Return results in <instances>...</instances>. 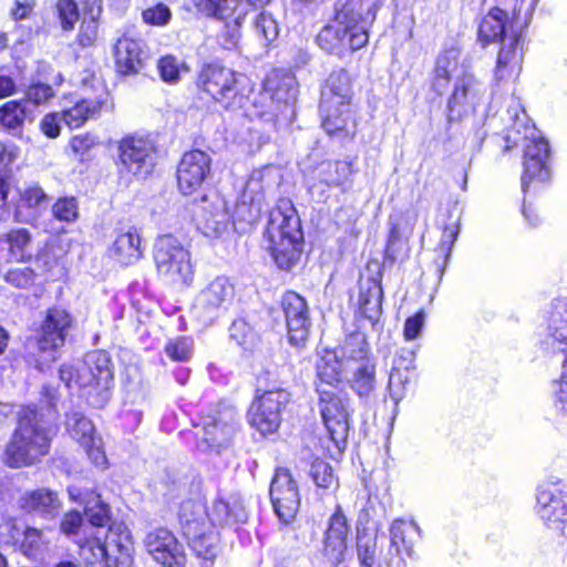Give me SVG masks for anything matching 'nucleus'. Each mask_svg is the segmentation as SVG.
I'll return each mask as SVG.
<instances>
[{
	"label": "nucleus",
	"instance_id": "nucleus-1",
	"mask_svg": "<svg viewBox=\"0 0 567 567\" xmlns=\"http://www.w3.org/2000/svg\"><path fill=\"white\" fill-rule=\"evenodd\" d=\"M55 431L34 403L20 406L14 427L0 447V462L10 470L39 465L51 454Z\"/></svg>",
	"mask_w": 567,
	"mask_h": 567
},
{
	"label": "nucleus",
	"instance_id": "nucleus-2",
	"mask_svg": "<svg viewBox=\"0 0 567 567\" xmlns=\"http://www.w3.org/2000/svg\"><path fill=\"white\" fill-rule=\"evenodd\" d=\"M194 85L200 97H206L226 111L243 109L252 92L248 78L220 60L202 63L195 74Z\"/></svg>",
	"mask_w": 567,
	"mask_h": 567
},
{
	"label": "nucleus",
	"instance_id": "nucleus-3",
	"mask_svg": "<svg viewBox=\"0 0 567 567\" xmlns=\"http://www.w3.org/2000/svg\"><path fill=\"white\" fill-rule=\"evenodd\" d=\"M291 401L292 394L285 383L274 372L264 370L256 375L254 396L246 412L247 423L264 437L277 434Z\"/></svg>",
	"mask_w": 567,
	"mask_h": 567
},
{
	"label": "nucleus",
	"instance_id": "nucleus-4",
	"mask_svg": "<svg viewBox=\"0 0 567 567\" xmlns=\"http://www.w3.org/2000/svg\"><path fill=\"white\" fill-rule=\"evenodd\" d=\"M265 236L275 264L290 270L299 261L303 246L301 221L290 202L280 203L269 212Z\"/></svg>",
	"mask_w": 567,
	"mask_h": 567
},
{
	"label": "nucleus",
	"instance_id": "nucleus-5",
	"mask_svg": "<svg viewBox=\"0 0 567 567\" xmlns=\"http://www.w3.org/2000/svg\"><path fill=\"white\" fill-rule=\"evenodd\" d=\"M54 12L64 32L73 31L79 23L73 41L76 50L86 51L97 45L103 14V0H56Z\"/></svg>",
	"mask_w": 567,
	"mask_h": 567
},
{
	"label": "nucleus",
	"instance_id": "nucleus-6",
	"mask_svg": "<svg viewBox=\"0 0 567 567\" xmlns=\"http://www.w3.org/2000/svg\"><path fill=\"white\" fill-rule=\"evenodd\" d=\"M59 378L68 388L76 385L86 390L87 396L96 395L106 401L114 382L113 365L106 354L96 353L81 369L72 364H61Z\"/></svg>",
	"mask_w": 567,
	"mask_h": 567
},
{
	"label": "nucleus",
	"instance_id": "nucleus-7",
	"mask_svg": "<svg viewBox=\"0 0 567 567\" xmlns=\"http://www.w3.org/2000/svg\"><path fill=\"white\" fill-rule=\"evenodd\" d=\"M153 259L157 276L166 284L185 287L193 282L190 252L174 236L163 235L156 239Z\"/></svg>",
	"mask_w": 567,
	"mask_h": 567
},
{
	"label": "nucleus",
	"instance_id": "nucleus-8",
	"mask_svg": "<svg viewBox=\"0 0 567 567\" xmlns=\"http://www.w3.org/2000/svg\"><path fill=\"white\" fill-rule=\"evenodd\" d=\"M318 408L330 439L337 444H344L350 429L352 414L351 399L346 386L316 391Z\"/></svg>",
	"mask_w": 567,
	"mask_h": 567
},
{
	"label": "nucleus",
	"instance_id": "nucleus-9",
	"mask_svg": "<svg viewBox=\"0 0 567 567\" xmlns=\"http://www.w3.org/2000/svg\"><path fill=\"white\" fill-rule=\"evenodd\" d=\"M550 146L542 135L526 137L523 150L520 184L524 193L529 188L544 187L550 183Z\"/></svg>",
	"mask_w": 567,
	"mask_h": 567
},
{
	"label": "nucleus",
	"instance_id": "nucleus-10",
	"mask_svg": "<svg viewBox=\"0 0 567 567\" xmlns=\"http://www.w3.org/2000/svg\"><path fill=\"white\" fill-rule=\"evenodd\" d=\"M212 174V156L199 148L187 150L176 164V188L182 196H193L204 188Z\"/></svg>",
	"mask_w": 567,
	"mask_h": 567
},
{
	"label": "nucleus",
	"instance_id": "nucleus-11",
	"mask_svg": "<svg viewBox=\"0 0 567 567\" xmlns=\"http://www.w3.org/2000/svg\"><path fill=\"white\" fill-rule=\"evenodd\" d=\"M369 38L370 35H362V31L354 25H348L332 14L317 33L316 43L327 54L342 59L364 48Z\"/></svg>",
	"mask_w": 567,
	"mask_h": 567
},
{
	"label": "nucleus",
	"instance_id": "nucleus-12",
	"mask_svg": "<svg viewBox=\"0 0 567 567\" xmlns=\"http://www.w3.org/2000/svg\"><path fill=\"white\" fill-rule=\"evenodd\" d=\"M117 167L120 173L136 177L148 176L154 168V143L141 135L128 134L118 141Z\"/></svg>",
	"mask_w": 567,
	"mask_h": 567
},
{
	"label": "nucleus",
	"instance_id": "nucleus-13",
	"mask_svg": "<svg viewBox=\"0 0 567 567\" xmlns=\"http://www.w3.org/2000/svg\"><path fill=\"white\" fill-rule=\"evenodd\" d=\"M279 308L282 311L290 344L303 347L310 336L311 317L307 299L295 290L282 293Z\"/></svg>",
	"mask_w": 567,
	"mask_h": 567
},
{
	"label": "nucleus",
	"instance_id": "nucleus-14",
	"mask_svg": "<svg viewBox=\"0 0 567 567\" xmlns=\"http://www.w3.org/2000/svg\"><path fill=\"white\" fill-rule=\"evenodd\" d=\"M525 24L519 9H506L495 4L481 18L477 25V42L482 48L503 43L507 33L514 32V27Z\"/></svg>",
	"mask_w": 567,
	"mask_h": 567
},
{
	"label": "nucleus",
	"instance_id": "nucleus-15",
	"mask_svg": "<svg viewBox=\"0 0 567 567\" xmlns=\"http://www.w3.org/2000/svg\"><path fill=\"white\" fill-rule=\"evenodd\" d=\"M144 546L152 558L163 567H185L187 564L184 545L167 527L157 526L151 529L144 538Z\"/></svg>",
	"mask_w": 567,
	"mask_h": 567
},
{
	"label": "nucleus",
	"instance_id": "nucleus-16",
	"mask_svg": "<svg viewBox=\"0 0 567 567\" xmlns=\"http://www.w3.org/2000/svg\"><path fill=\"white\" fill-rule=\"evenodd\" d=\"M350 524L341 504H336L328 517L322 537V556L333 566L341 565L348 554Z\"/></svg>",
	"mask_w": 567,
	"mask_h": 567
},
{
	"label": "nucleus",
	"instance_id": "nucleus-17",
	"mask_svg": "<svg viewBox=\"0 0 567 567\" xmlns=\"http://www.w3.org/2000/svg\"><path fill=\"white\" fill-rule=\"evenodd\" d=\"M74 319L70 311L60 306H53L45 310V315L39 327L37 347L39 351H56L65 344L68 333Z\"/></svg>",
	"mask_w": 567,
	"mask_h": 567
},
{
	"label": "nucleus",
	"instance_id": "nucleus-18",
	"mask_svg": "<svg viewBox=\"0 0 567 567\" xmlns=\"http://www.w3.org/2000/svg\"><path fill=\"white\" fill-rule=\"evenodd\" d=\"M321 127L332 138L352 141L358 132V111L354 105L319 104Z\"/></svg>",
	"mask_w": 567,
	"mask_h": 567
},
{
	"label": "nucleus",
	"instance_id": "nucleus-19",
	"mask_svg": "<svg viewBox=\"0 0 567 567\" xmlns=\"http://www.w3.org/2000/svg\"><path fill=\"white\" fill-rule=\"evenodd\" d=\"M33 234L25 227H12L0 233V261L6 265H28L33 261Z\"/></svg>",
	"mask_w": 567,
	"mask_h": 567
},
{
	"label": "nucleus",
	"instance_id": "nucleus-20",
	"mask_svg": "<svg viewBox=\"0 0 567 567\" xmlns=\"http://www.w3.org/2000/svg\"><path fill=\"white\" fill-rule=\"evenodd\" d=\"M111 105V95L104 85L94 96H83L72 106L62 110L61 118L70 130L81 128L90 118L96 117L104 109Z\"/></svg>",
	"mask_w": 567,
	"mask_h": 567
},
{
	"label": "nucleus",
	"instance_id": "nucleus-21",
	"mask_svg": "<svg viewBox=\"0 0 567 567\" xmlns=\"http://www.w3.org/2000/svg\"><path fill=\"white\" fill-rule=\"evenodd\" d=\"M114 68L118 75L137 74L144 65L143 41L124 32L116 39L112 48Z\"/></svg>",
	"mask_w": 567,
	"mask_h": 567
},
{
	"label": "nucleus",
	"instance_id": "nucleus-22",
	"mask_svg": "<svg viewBox=\"0 0 567 567\" xmlns=\"http://www.w3.org/2000/svg\"><path fill=\"white\" fill-rule=\"evenodd\" d=\"M538 515L548 528L563 532L567 525V492L557 487L537 492Z\"/></svg>",
	"mask_w": 567,
	"mask_h": 567
},
{
	"label": "nucleus",
	"instance_id": "nucleus-23",
	"mask_svg": "<svg viewBox=\"0 0 567 567\" xmlns=\"http://www.w3.org/2000/svg\"><path fill=\"white\" fill-rule=\"evenodd\" d=\"M378 9L375 0H337L333 16L369 35V24L375 20Z\"/></svg>",
	"mask_w": 567,
	"mask_h": 567
},
{
	"label": "nucleus",
	"instance_id": "nucleus-24",
	"mask_svg": "<svg viewBox=\"0 0 567 567\" xmlns=\"http://www.w3.org/2000/svg\"><path fill=\"white\" fill-rule=\"evenodd\" d=\"M247 519L248 515L243 503L236 498L218 496L213 501L212 507L207 512L208 526L214 529L237 530Z\"/></svg>",
	"mask_w": 567,
	"mask_h": 567
},
{
	"label": "nucleus",
	"instance_id": "nucleus-25",
	"mask_svg": "<svg viewBox=\"0 0 567 567\" xmlns=\"http://www.w3.org/2000/svg\"><path fill=\"white\" fill-rule=\"evenodd\" d=\"M353 99V79L349 71L332 70L321 86L319 104L354 105Z\"/></svg>",
	"mask_w": 567,
	"mask_h": 567
},
{
	"label": "nucleus",
	"instance_id": "nucleus-26",
	"mask_svg": "<svg viewBox=\"0 0 567 567\" xmlns=\"http://www.w3.org/2000/svg\"><path fill=\"white\" fill-rule=\"evenodd\" d=\"M350 358L360 363L352 374L350 386L359 398H368L377 386V364L367 343L362 342L358 355Z\"/></svg>",
	"mask_w": 567,
	"mask_h": 567
},
{
	"label": "nucleus",
	"instance_id": "nucleus-27",
	"mask_svg": "<svg viewBox=\"0 0 567 567\" xmlns=\"http://www.w3.org/2000/svg\"><path fill=\"white\" fill-rule=\"evenodd\" d=\"M359 289L358 310L360 315L371 322H377L382 315V274L378 272L367 278L361 277Z\"/></svg>",
	"mask_w": 567,
	"mask_h": 567
},
{
	"label": "nucleus",
	"instance_id": "nucleus-28",
	"mask_svg": "<svg viewBox=\"0 0 567 567\" xmlns=\"http://www.w3.org/2000/svg\"><path fill=\"white\" fill-rule=\"evenodd\" d=\"M18 507L25 514H37L48 518L55 516L62 507L58 493L39 487L24 492L18 499Z\"/></svg>",
	"mask_w": 567,
	"mask_h": 567
},
{
	"label": "nucleus",
	"instance_id": "nucleus-29",
	"mask_svg": "<svg viewBox=\"0 0 567 567\" xmlns=\"http://www.w3.org/2000/svg\"><path fill=\"white\" fill-rule=\"evenodd\" d=\"M185 539L194 556L199 560L200 567H214L221 553V540L218 530L206 526L198 529L194 536H187Z\"/></svg>",
	"mask_w": 567,
	"mask_h": 567
},
{
	"label": "nucleus",
	"instance_id": "nucleus-30",
	"mask_svg": "<svg viewBox=\"0 0 567 567\" xmlns=\"http://www.w3.org/2000/svg\"><path fill=\"white\" fill-rule=\"evenodd\" d=\"M315 390L346 386L342 360L333 350L324 349L316 365Z\"/></svg>",
	"mask_w": 567,
	"mask_h": 567
},
{
	"label": "nucleus",
	"instance_id": "nucleus-31",
	"mask_svg": "<svg viewBox=\"0 0 567 567\" xmlns=\"http://www.w3.org/2000/svg\"><path fill=\"white\" fill-rule=\"evenodd\" d=\"M519 33H514L507 44H503L498 51L494 78L497 83L515 81L522 70L523 53L518 50Z\"/></svg>",
	"mask_w": 567,
	"mask_h": 567
},
{
	"label": "nucleus",
	"instance_id": "nucleus-32",
	"mask_svg": "<svg viewBox=\"0 0 567 567\" xmlns=\"http://www.w3.org/2000/svg\"><path fill=\"white\" fill-rule=\"evenodd\" d=\"M9 535L17 544L19 550L29 559H37L49 545L43 529L27 525L20 532L14 520L10 524Z\"/></svg>",
	"mask_w": 567,
	"mask_h": 567
},
{
	"label": "nucleus",
	"instance_id": "nucleus-33",
	"mask_svg": "<svg viewBox=\"0 0 567 567\" xmlns=\"http://www.w3.org/2000/svg\"><path fill=\"white\" fill-rule=\"evenodd\" d=\"M111 257L122 266H131L143 256L142 239L136 227L118 234L110 248Z\"/></svg>",
	"mask_w": 567,
	"mask_h": 567
},
{
	"label": "nucleus",
	"instance_id": "nucleus-34",
	"mask_svg": "<svg viewBox=\"0 0 567 567\" xmlns=\"http://www.w3.org/2000/svg\"><path fill=\"white\" fill-rule=\"evenodd\" d=\"M38 70L37 74L40 79L32 80L25 89V102L29 101L33 105H42L48 103L55 96V87L63 83V76L60 72Z\"/></svg>",
	"mask_w": 567,
	"mask_h": 567
},
{
	"label": "nucleus",
	"instance_id": "nucleus-35",
	"mask_svg": "<svg viewBox=\"0 0 567 567\" xmlns=\"http://www.w3.org/2000/svg\"><path fill=\"white\" fill-rule=\"evenodd\" d=\"M177 522L184 538L194 536L198 529L208 526L205 506L193 498L182 501L178 505Z\"/></svg>",
	"mask_w": 567,
	"mask_h": 567
},
{
	"label": "nucleus",
	"instance_id": "nucleus-36",
	"mask_svg": "<svg viewBox=\"0 0 567 567\" xmlns=\"http://www.w3.org/2000/svg\"><path fill=\"white\" fill-rule=\"evenodd\" d=\"M354 545L360 566L375 567L379 553L377 528L359 520L355 527Z\"/></svg>",
	"mask_w": 567,
	"mask_h": 567
},
{
	"label": "nucleus",
	"instance_id": "nucleus-37",
	"mask_svg": "<svg viewBox=\"0 0 567 567\" xmlns=\"http://www.w3.org/2000/svg\"><path fill=\"white\" fill-rule=\"evenodd\" d=\"M354 173L353 162L350 159H329L320 164L319 178L323 179V186L330 185L347 193L352 183Z\"/></svg>",
	"mask_w": 567,
	"mask_h": 567
},
{
	"label": "nucleus",
	"instance_id": "nucleus-38",
	"mask_svg": "<svg viewBox=\"0 0 567 567\" xmlns=\"http://www.w3.org/2000/svg\"><path fill=\"white\" fill-rule=\"evenodd\" d=\"M415 364L412 359L399 357L395 359L394 364L389 375V392L394 401H400L404 398L408 386L414 379Z\"/></svg>",
	"mask_w": 567,
	"mask_h": 567
},
{
	"label": "nucleus",
	"instance_id": "nucleus-39",
	"mask_svg": "<svg viewBox=\"0 0 567 567\" xmlns=\"http://www.w3.org/2000/svg\"><path fill=\"white\" fill-rule=\"evenodd\" d=\"M28 115L25 100H9L0 105V126L13 135L21 136Z\"/></svg>",
	"mask_w": 567,
	"mask_h": 567
},
{
	"label": "nucleus",
	"instance_id": "nucleus-40",
	"mask_svg": "<svg viewBox=\"0 0 567 567\" xmlns=\"http://www.w3.org/2000/svg\"><path fill=\"white\" fill-rule=\"evenodd\" d=\"M455 64L456 61L449 51H444L436 56L430 81V89L435 96L442 97L449 90Z\"/></svg>",
	"mask_w": 567,
	"mask_h": 567
},
{
	"label": "nucleus",
	"instance_id": "nucleus-41",
	"mask_svg": "<svg viewBox=\"0 0 567 567\" xmlns=\"http://www.w3.org/2000/svg\"><path fill=\"white\" fill-rule=\"evenodd\" d=\"M78 546L84 567H110L106 542L96 536H90L80 540Z\"/></svg>",
	"mask_w": 567,
	"mask_h": 567
},
{
	"label": "nucleus",
	"instance_id": "nucleus-42",
	"mask_svg": "<svg viewBox=\"0 0 567 567\" xmlns=\"http://www.w3.org/2000/svg\"><path fill=\"white\" fill-rule=\"evenodd\" d=\"M50 200L51 197L38 183L25 185L18 193L16 215L22 212L39 213L49 206Z\"/></svg>",
	"mask_w": 567,
	"mask_h": 567
},
{
	"label": "nucleus",
	"instance_id": "nucleus-43",
	"mask_svg": "<svg viewBox=\"0 0 567 567\" xmlns=\"http://www.w3.org/2000/svg\"><path fill=\"white\" fill-rule=\"evenodd\" d=\"M439 227L442 230L440 247L449 256L461 229V210L454 205L444 209L440 215Z\"/></svg>",
	"mask_w": 567,
	"mask_h": 567
},
{
	"label": "nucleus",
	"instance_id": "nucleus-44",
	"mask_svg": "<svg viewBox=\"0 0 567 567\" xmlns=\"http://www.w3.org/2000/svg\"><path fill=\"white\" fill-rule=\"evenodd\" d=\"M298 493L299 488L290 470L284 466L276 467L269 488L271 503L280 501L281 497H290Z\"/></svg>",
	"mask_w": 567,
	"mask_h": 567
},
{
	"label": "nucleus",
	"instance_id": "nucleus-45",
	"mask_svg": "<svg viewBox=\"0 0 567 567\" xmlns=\"http://www.w3.org/2000/svg\"><path fill=\"white\" fill-rule=\"evenodd\" d=\"M262 216V209L259 202L254 199L236 203L233 212V223L240 231L249 230Z\"/></svg>",
	"mask_w": 567,
	"mask_h": 567
},
{
	"label": "nucleus",
	"instance_id": "nucleus-46",
	"mask_svg": "<svg viewBox=\"0 0 567 567\" xmlns=\"http://www.w3.org/2000/svg\"><path fill=\"white\" fill-rule=\"evenodd\" d=\"M68 431L75 441L86 447V453L91 456L94 452L92 422L81 413H73L68 422Z\"/></svg>",
	"mask_w": 567,
	"mask_h": 567
},
{
	"label": "nucleus",
	"instance_id": "nucleus-47",
	"mask_svg": "<svg viewBox=\"0 0 567 567\" xmlns=\"http://www.w3.org/2000/svg\"><path fill=\"white\" fill-rule=\"evenodd\" d=\"M100 145V138L92 132H83L72 135L69 138L66 148L80 163L89 162L92 158V151Z\"/></svg>",
	"mask_w": 567,
	"mask_h": 567
},
{
	"label": "nucleus",
	"instance_id": "nucleus-48",
	"mask_svg": "<svg viewBox=\"0 0 567 567\" xmlns=\"http://www.w3.org/2000/svg\"><path fill=\"white\" fill-rule=\"evenodd\" d=\"M475 82V76L472 73L464 72L457 76L446 105L450 116L455 112H458L460 107H464L466 105L468 93L473 89Z\"/></svg>",
	"mask_w": 567,
	"mask_h": 567
},
{
	"label": "nucleus",
	"instance_id": "nucleus-49",
	"mask_svg": "<svg viewBox=\"0 0 567 567\" xmlns=\"http://www.w3.org/2000/svg\"><path fill=\"white\" fill-rule=\"evenodd\" d=\"M310 476L323 494L334 492L339 486L338 476L334 474L331 465L324 460L316 458L312 462Z\"/></svg>",
	"mask_w": 567,
	"mask_h": 567
},
{
	"label": "nucleus",
	"instance_id": "nucleus-50",
	"mask_svg": "<svg viewBox=\"0 0 567 567\" xmlns=\"http://www.w3.org/2000/svg\"><path fill=\"white\" fill-rule=\"evenodd\" d=\"M104 542L106 546H115L118 554L131 558L133 540L130 529L123 522L114 520L107 526Z\"/></svg>",
	"mask_w": 567,
	"mask_h": 567
},
{
	"label": "nucleus",
	"instance_id": "nucleus-51",
	"mask_svg": "<svg viewBox=\"0 0 567 567\" xmlns=\"http://www.w3.org/2000/svg\"><path fill=\"white\" fill-rule=\"evenodd\" d=\"M410 247L406 238H403L398 224H392L389 229L384 257L391 262L403 261L409 258Z\"/></svg>",
	"mask_w": 567,
	"mask_h": 567
},
{
	"label": "nucleus",
	"instance_id": "nucleus-52",
	"mask_svg": "<svg viewBox=\"0 0 567 567\" xmlns=\"http://www.w3.org/2000/svg\"><path fill=\"white\" fill-rule=\"evenodd\" d=\"M51 215L61 223H75L80 216L78 198L72 195L58 197L51 205Z\"/></svg>",
	"mask_w": 567,
	"mask_h": 567
},
{
	"label": "nucleus",
	"instance_id": "nucleus-53",
	"mask_svg": "<svg viewBox=\"0 0 567 567\" xmlns=\"http://www.w3.org/2000/svg\"><path fill=\"white\" fill-rule=\"evenodd\" d=\"M83 513L94 527H107L113 522L111 506L102 499L100 494H95L93 503L84 504Z\"/></svg>",
	"mask_w": 567,
	"mask_h": 567
},
{
	"label": "nucleus",
	"instance_id": "nucleus-54",
	"mask_svg": "<svg viewBox=\"0 0 567 567\" xmlns=\"http://www.w3.org/2000/svg\"><path fill=\"white\" fill-rule=\"evenodd\" d=\"M59 245L53 240H45L41 248L33 254V260L42 269L43 274H50L56 268H62L61 256L58 254Z\"/></svg>",
	"mask_w": 567,
	"mask_h": 567
},
{
	"label": "nucleus",
	"instance_id": "nucleus-55",
	"mask_svg": "<svg viewBox=\"0 0 567 567\" xmlns=\"http://www.w3.org/2000/svg\"><path fill=\"white\" fill-rule=\"evenodd\" d=\"M2 278L12 288L29 290L35 286L38 274L30 266L12 267L3 272Z\"/></svg>",
	"mask_w": 567,
	"mask_h": 567
},
{
	"label": "nucleus",
	"instance_id": "nucleus-56",
	"mask_svg": "<svg viewBox=\"0 0 567 567\" xmlns=\"http://www.w3.org/2000/svg\"><path fill=\"white\" fill-rule=\"evenodd\" d=\"M230 338L244 350H252L258 343V334L244 319H236L229 328Z\"/></svg>",
	"mask_w": 567,
	"mask_h": 567
},
{
	"label": "nucleus",
	"instance_id": "nucleus-57",
	"mask_svg": "<svg viewBox=\"0 0 567 567\" xmlns=\"http://www.w3.org/2000/svg\"><path fill=\"white\" fill-rule=\"evenodd\" d=\"M164 352L174 362H187L192 357L193 342L188 337L178 336L165 343Z\"/></svg>",
	"mask_w": 567,
	"mask_h": 567
},
{
	"label": "nucleus",
	"instance_id": "nucleus-58",
	"mask_svg": "<svg viewBox=\"0 0 567 567\" xmlns=\"http://www.w3.org/2000/svg\"><path fill=\"white\" fill-rule=\"evenodd\" d=\"M271 504L279 520L285 525H288L298 514L300 507V493L290 497H281L280 501Z\"/></svg>",
	"mask_w": 567,
	"mask_h": 567
},
{
	"label": "nucleus",
	"instance_id": "nucleus-59",
	"mask_svg": "<svg viewBox=\"0 0 567 567\" xmlns=\"http://www.w3.org/2000/svg\"><path fill=\"white\" fill-rule=\"evenodd\" d=\"M249 6L246 0L229 1V7L225 10L226 18L221 20L227 27L233 24L236 29H240L249 13Z\"/></svg>",
	"mask_w": 567,
	"mask_h": 567
},
{
	"label": "nucleus",
	"instance_id": "nucleus-60",
	"mask_svg": "<svg viewBox=\"0 0 567 567\" xmlns=\"http://www.w3.org/2000/svg\"><path fill=\"white\" fill-rule=\"evenodd\" d=\"M142 19L148 25L164 27L172 19V11L166 4L158 2L155 6L143 10Z\"/></svg>",
	"mask_w": 567,
	"mask_h": 567
},
{
	"label": "nucleus",
	"instance_id": "nucleus-61",
	"mask_svg": "<svg viewBox=\"0 0 567 567\" xmlns=\"http://www.w3.org/2000/svg\"><path fill=\"white\" fill-rule=\"evenodd\" d=\"M255 28L258 34L268 43L276 40L279 34L278 23L272 16L266 11H261L258 14L255 21Z\"/></svg>",
	"mask_w": 567,
	"mask_h": 567
},
{
	"label": "nucleus",
	"instance_id": "nucleus-62",
	"mask_svg": "<svg viewBox=\"0 0 567 567\" xmlns=\"http://www.w3.org/2000/svg\"><path fill=\"white\" fill-rule=\"evenodd\" d=\"M83 523V514L76 509H71L63 514L59 528L64 536L73 537L79 535Z\"/></svg>",
	"mask_w": 567,
	"mask_h": 567
},
{
	"label": "nucleus",
	"instance_id": "nucleus-63",
	"mask_svg": "<svg viewBox=\"0 0 567 567\" xmlns=\"http://www.w3.org/2000/svg\"><path fill=\"white\" fill-rule=\"evenodd\" d=\"M161 79L166 83H176L181 78L177 59L174 55H164L157 62Z\"/></svg>",
	"mask_w": 567,
	"mask_h": 567
},
{
	"label": "nucleus",
	"instance_id": "nucleus-64",
	"mask_svg": "<svg viewBox=\"0 0 567 567\" xmlns=\"http://www.w3.org/2000/svg\"><path fill=\"white\" fill-rule=\"evenodd\" d=\"M408 532H410V527L403 520L393 523L390 528L391 544L398 553L411 550V542L406 539Z\"/></svg>",
	"mask_w": 567,
	"mask_h": 567
}]
</instances>
